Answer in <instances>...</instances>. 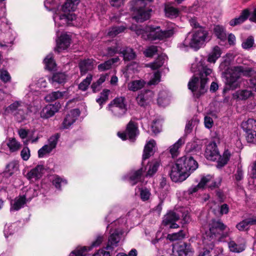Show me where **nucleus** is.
Instances as JSON below:
<instances>
[{"mask_svg":"<svg viewBox=\"0 0 256 256\" xmlns=\"http://www.w3.org/2000/svg\"><path fill=\"white\" fill-rule=\"evenodd\" d=\"M155 144L154 140H150L145 146L142 156L143 160H144L148 158L152 154L153 148Z\"/></svg>","mask_w":256,"mask_h":256,"instance_id":"obj_32","label":"nucleus"},{"mask_svg":"<svg viewBox=\"0 0 256 256\" xmlns=\"http://www.w3.org/2000/svg\"><path fill=\"white\" fill-rule=\"evenodd\" d=\"M27 110L26 104L21 100H16L6 107L4 111L6 114H10L20 119H24Z\"/></svg>","mask_w":256,"mask_h":256,"instance_id":"obj_8","label":"nucleus"},{"mask_svg":"<svg viewBox=\"0 0 256 256\" xmlns=\"http://www.w3.org/2000/svg\"><path fill=\"white\" fill-rule=\"evenodd\" d=\"M120 54H122L124 60H134L136 57V54L133 49L128 47L126 48H122Z\"/></svg>","mask_w":256,"mask_h":256,"instance_id":"obj_31","label":"nucleus"},{"mask_svg":"<svg viewBox=\"0 0 256 256\" xmlns=\"http://www.w3.org/2000/svg\"><path fill=\"white\" fill-rule=\"evenodd\" d=\"M18 168V164L16 161H12L8 164L6 166V172L10 176L12 175L14 172L17 171Z\"/></svg>","mask_w":256,"mask_h":256,"instance_id":"obj_43","label":"nucleus"},{"mask_svg":"<svg viewBox=\"0 0 256 256\" xmlns=\"http://www.w3.org/2000/svg\"><path fill=\"white\" fill-rule=\"evenodd\" d=\"M246 134V140L248 142L256 144V130L250 132Z\"/></svg>","mask_w":256,"mask_h":256,"instance_id":"obj_60","label":"nucleus"},{"mask_svg":"<svg viewBox=\"0 0 256 256\" xmlns=\"http://www.w3.org/2000/svg\"><path fill=\"white\" fill-rule=\"evenodd\" d=\"M254 44V38L252 36H249L242 44V47L244 49H248L252 46Z\"/></svg>","mask_w":256,"mask_h":256,"instance_id":"obj_57","label":"nucleus"},{"mask_svg":"<svg viewBox=\"0 0 256 256\" xmlns=\"http://www.w3.org/2000/svg\"><path fill=\"white\" fill-rule=\"evenodd\" d=\"M230 156V152L228 150H226L222 156L220 157L218 165L220 166H223L226 164L229 160Z\"/></svg>","mask_w":256,"mask_h":256,"instance_id":"obj_42","label":"nucleus"},{"mask_svg":"<svg viewBox=\"0 0 256 256\" xmlns=\"http://www.w3.org/2000/svg\"><path fill=\"white\" fill-rule=\"evenodd\" d=\"M208 31L203 27L194 30L189 33L184 41L179 44L180 49L186 50L188 47L198 50L207 40H210Z\"/></svg>","mask_w":256,"mask_h":256,"instance_id":"obj_2","label":"nucleus"},{"mask_svg":"<svg viewBox=\"0 0 256 256\" xmlns=\"http://www.w3.org/2000/svg\"><path fill=\"white\" fill-rule=\"evenodd\" d=\"M164 12L167 17L174 18L178 16L180 11L178 8L172 6V4H167L164 6Z\"/></svg>","mask_w":256,"mask_h":256,"instance_id":"obj_27","label":"nucleus"},{"mask_svg":"<svg viewBox=\"0 0 256 256\" xmlns=\"http://www.w3.org/2000/svg\"><path fill=\"white\" fill-rule=\"evenodd\" d=\"M60 108V103L54 104H48L44 107L40 112V117L42 118H48L57 112Z\"/></svg>","mask_w":256,"mask_h":256,"instance_id":"obj_14","label":"nucleus"},{"mask_svg":"<svg viewBox=\"0 0 256 256\" xmlns=\"http://www.w3.org/2000/svg\"><path fill=\"white\" fill-rule=\"evenodd\" d=\"M64 93L65 92H61L60 91L54 92L46 95L45 97V100L48 102H53L62 98Z\"/></svg>","mask_w":256,"mask_h":256,"instance_id":"obj_36","label":"nucleus"},{"mask_svg":"<svg viewBox=\"0 0 256 256\" xmlns=\"http://www.w3.org/2000/svg\"><path fill=\"white\" fill-rule=\"evenodd\" d=\"M188 170L190 174L195 170L198 167V164L192 157L188 156Z\"/></svg>","mask_w":256,"mask_h":256,"instance_id":"obj_49","label":"nucleus"},{"mask_svg":"<svg viewBox=\"0 0 256 256\" xmlns=\"http://www.w3.org/2000/svg\"><path fill=\"white\" fill-rule=\"evenodd\" d=\"M205 156L208 160L212 161L216 160L220 157L219 152L215 142H211L206 146Z\"/></svg>","mask_w":256,"mask_h":256,"instance_id":"obj_15","label":"nucleus"},{"mask_svg":"<svg viewBox=\"0 0 256 256\" xmlns=\"http://www.w3.org/2000/svg\"><path fill=\"white\" fill-rule=\"evenodd\" d=\"M158 102L160 105H162V106L168 104L169 99L166 96V92L162 91L159 93Z\"/></svg>","mask_w":256,"mask_h":256,"instance_id":"obj_47","label":"nucleus"},{"mask_svg":"<svg viewBox=\"0 0 256 256\" xmlns=\"http://www.w3.org/2000/svg\"><path fill=\"white\" fill-rule=\"evenodd\" d=\"M92 80V76L91 75L88 76L84 80L78 85L79 89L82 90H86L88 86L90 85Z\"/></svg>","mask_w":256,"mask_h":256,"instance_id":"obj_51","label":"nucleus"},{"mask_svg":"<svg viewBox=\"0 0 256 256\" xmlns=\"http://www.w3.org/2000/svg\"><path fill=\"white\" fill-rule=\"evenodd\" d=\"M250 16V12L248 10L245 9L240 14L238 18H236L231 20L230 22V24L231 26H236L244 22Z\"/></svg>","mask_w":256,"mask_h":256,"instance_id":"obj_23","label":"nucleus"},{"mask_svg":"<svg viewBox=\"0 0 256 256\" xmlns=\"http://www.w3.org/2000/svg\"><path fill=\"white\" fill-rule=\"evenodd\" d=\"M95 61L92 59H88L82 60L79 63V67L82 74H84L89 70L94 68Z\"/></svg>","mask_w":256,"mask_h":256,"instance_id":"obj_22","label":"nucleus"},{"mask_svg":"<svg viewBox=\"0 0 256 256\" xmlns=\"http://www.w3.org/2000/svg\"><path fill=\"white\" fill-rule=\"evenodd\" d=\"M158 51L157 47L154 46H152L147 48L144 52L146 57H152Z\"/></svg>","mask_w":256,"mask_h":256,"instance_id":"obj_53","label":"nucleus"},{"mask_svg":"<svg viewBox=\"0 0 256 256\" xmlns=\"http://www.w3.org/2000/svg\"><path fill=\"white\" fill-rule=\"evenodd\" d=\"M58 135L51 136L48 140V144L44 146L38 151L39 158H42L45 154L50 153L57 144Z\"/></svg>","mask_w":256,"mask_h":256,"instance_id":"obj_13","label":"nucleus"},{"mask_svg":"<svg viewBox=\"0 0 256 256\" xmlns=\"http://www.w3.org/2000/svg\"><path fill=\"white\" fill-rule=\"evenodd\" d=\"M160 75L158 72H154V76L150 80L148 84L150 85H154L157 84L160 81Z\"/></svg>","mask_w":256,"mask_h":256,"instance_id":"obj_62","label":"nucleus"},{"mask_svg":"<svg viewBox=\"0 0 256 256\" xmlns=\"http://www.w3.org/2000/svg\"><path fill=\"white\" fill-rule=\"evenodd\" d=\"M190 70L194 75L189 82L188 86L194 96L198 98L207 91L208 76H210L212 70L204 61L192 64Z\"/></svg>","mask_w":256,"mask_h":256,"instance_id":"obj_1","label":"nucleus"},{"mask_svg":"<svg viewBox=\"0 0 256 256\" xmlns=\"http://www.w3.org/2000/svg\"><path fill=\"white\" fill-rule=\"evenodd\" d=\"M127 104L125 98L120 96L115 98L108 106V110L116 118H120L127 112Z\"/></svg>","mask_w":256,"mask_h":256,"instance_id":"obj_7","label":"nucleus"},{"mask_svg":"<svg viewBox=\"0 0 256 256\" xmlns=\"http://www.w3.org/2000/svg\"><path fill=\"white\" fill-rule=\"evenodd\" d=\"M26 198L24 196L16 198L11 203L10 210H18L26 204Z\"/></svg>","mask_w":256,"mask_h":256,"instance_id":"obj_29","label":"nucleus"},{"mask_svg":"<svg viewBox=\"0 0 256 256\" xmlns=\"http://www.w3.org/2000/svg\"><path fill=\"white\" fill-rule=\"evenodd\" d=\"M152 95V92L150 90L142 92L138 95L136 98L138 104L141 106H144L148 102Z\"/></svg>","mask_w":256,"mask_h":256,"instance_id":"obj_20","label":"nucleus"},{"mask_svg":"<svg viewBox=\"0 0 256 256\" xmlns=\"http://www.w3.org/2000/svg\"><path fill=\"white\" fill-rule=\"evenodd\" d=\"M52 184L56 188L60 189L62 185H66L67 182L66 180H63L60 177H56L53 180Z\"/></svg>","mask_w":256,"mask_h":256,"instance_id":"obj_54","label":"nucleus"},{"mask_svg":"<svg viewBox=\"0 0 256 256\" xmlns=\"http://www.w3.org/2000/svg\"><path fill=\"white\" fill-rule=\"evenodd\" d=\"M212 178V176L209 174L204 176H202L198 184L190 187L188 190V193L189 194H191L194 192H196L198 189L204 188L206 184L211 181Z\"/></svg>","mask_w":256,"mask_h":256,"instance_id":"obj_19","label":"nucleus"},{"mask_svg":"<svg viewBox=\"0 0 256 256\" xmlns=\"http://www.w3.org/2000/svg\"><path fill=\"white\" fill-rule=\"evenodd\" d=\"M70 38L68 34H62L56 40V50L60 52L61 50H66L70 45Z\"/></svg>","mask_w":256,"mask_h":256,"instance_id":"obj_18","label":"nucleus"},{"mask_svg":"<svg viewBox=\"0 0 256 256\" xmlns=\"http://www.w3.org/2000/svg\"><path fill=\"white\" fill-rule=\"evenodd\" d=\"M110 93V90H104L100 94V96L99 98L96 99V102L100 105L106 102L108 99V96Z\"/></svg>","mask_w":256,"mask_h":256,"instance_id":"obj_52","label":"nucleus"},{"mask_svg":"<svg viewBox=\"0 0 256 256\" xmlns=\"http://www.w3.org/2000/svg\"><path fill=\"white\" fill-rule=\"evenodd\" d=\"M176 161L178 162V165L181 166L182 170H184V171L187 173L188 176L190 175V172L188 170V156H182Z\"/></svg>","mask_w":256,"mask_h":256,"instance_id":"obj_39","label":"nucleus"},{"mask_svg":"<svg viewBox=\"0 0 256 256\" xmlns=\"http://www.w3.org/2000/svg\"><path fill=\"white\" fill-rule=\"evenodd\" d=\"M122 47L119 44H116V46L109 47L108 48V54L112 56L116 54H120Z\"/></svg>","mask_w":256,"mask_h":256,"instance_id":"obj_56","label":"nucleus"},{"mask_svg":"<svg viewBox=\"0 0 256 256\" xmlns=\"http://www.w3.org/2000/svg\"><path fill=\"white\" fill-rule=\"evenodd\" d=\"M242 128L246 133L256 130V120L250 118L246 122H243L241 124Z\"/></svg>","mask_w":256,"mask_h":256,"instance_id":"obj_28","label":"nucleus"},{"mask_svg":"<svg viewBox=\"0 0 256 256\" xmlns=\"http://www.w3.org/2000/svg\"><path fill=\"white\" fill-rule=\"evenodd\" d=\"M230 62L228 60H225L220 63L219 68L222 72V74L226 75L230 70L232 67L230 66Z\"/></svg>","mask_w":256,"mask_h":256,"instance_id":"obj_44","label":"nucleus"},{"mask_svg":"<svg viewBox=\"0 0 256 256\" xmlns=\"http://www.w3.org/2000/svg\"><path fill=\"white\" fill-rule=\"evenodd\" d=\"M7 146L9 148L10 151L12 152H14L18 150L20 147V143L14 138H10L7 142Z\"/></svg>","mask_w":256,"mask_h":256,"instance_id":"obj_40","label":"nucleus"},{"mask_svg":"<svg viewBox=\"0 0 256 256\" xmlns=\"http://www.w3.org/2000/svg\"><path fill=\"white\" fill-rule=\"evenodd\" d=\"M252 94V92L248 90H239L236 92L234 96L240 100H246Z\"/></svg>","mask_w":256,"mask_h":256,"instance_id":"obj_41","label":"nucleus"},{"mask_svg":"<svg viewBox=\"0 0 256 256\" xmlns=\"http://www.w3.org/2000/svg\"><path fill=\"white\" fill-rule=\"evenodd\" d=\"M152 0H132V9L134 12L132 18L138 22L148 20L152 10L150 8Z\"/></svg>","mask_w":256,"mask_h":256,"instance_id":"obj_3","label":"nucleus"},{"mask_svg":"<svg viewBox=\"0 0 256 256\" xmlns=\"http://www.w3.org/2000/svg\"><path fill=\"white\" fill-rule=\"evenodd\" d=\"M160 163L158 161H154L149 164V168L147 172V176H152L158 170Z\"/></svg>","mask_w":256,"mask_h":256,"instance_id":"obj_46","label":"nucleus"},{"mask_svg":"<svg viewBox=\"0 0 256 256\" xmlns=\"http://www.w3.org/2000/svg\"><path fill=\"white\" fill-rule=\"evenodd\" d=\"M0 79L4 82H7L10 80L11 77L8 72L4 70H0Z\"/></svg>","mask_w":256,"mask_h":256,"instance_id":"obj_55","label":"nucleus"},{"mask_svg":"<svg viewBox=\"0 0 256 256\" xmlns=\"http://www.w3.org/2000/svg\"><path fill=\"white\" fill-rule=\"evenodd\" d=\"M249 224L247 219H245L236 224V227L239 230L243 231L248 228Z\"/></svg>","mask_w":256,"mask_h":256,"instance_id":"obj_59","label":"nucleus"},{"mask_svg":"<svg viewBox=\"0 0 256 256\" xmlns=\"http://www.w3.org/2000/svg\"><path fill=\"white\" fill-rule=\"evenodd\" d=\"M150 195V191L146 188H142L140 190V198L143 201L147 200L149 199Z\"/></svg>","mask_w":256,"mask_h":256,"instance_id":"obj_61","label":"nucleus"},{"mask_svg":"<svg viewBox=\"0 0 256 256\" xmlns=\"http://www.w3.org/2000/svg\"><path fill=\"white\" fill-rule=\"evenodd\" d=\"M80 0H66L62 6L58 14H56L54 20L56 22V20H60V25L68 24L76 19V16L72 12L79 4Z\"/></svg>","mask_w":256,"mask_h":256,"instance_id":"obj_5","label":"nucleus"},{"mask_svg":"<svg viewBox=\"0 0 256 256\" xmlns=\"http://www.w3.org/2000/svg\"><path fill=\"white\" fill-rule=\"evenodd\" d=\"M112 64V60H108L104 63L99 64L98 66V69L100 71L106 70L110 68Z\"/></svg>","mask_w":256,"mask_h":256,"instance_id":"obj_58","label":"nucleus"},{"mask_svg":"<svg viewBox=\"0 0 256 256\" xmlns=\"http://www.w3.org/2000/svg\"><path fill=\"white\" fill-rule=\"evenodd\" d=\"M239 66L241 72V76L242 75L243 76L250 78L252 76L256 74V72L252 68L243 66Z\"/></svg>","mask_w":256,"mask_h":256,"instance_id":"obj_38","label":"nucleus"},{"mask_svg":"<svg viewBox=\"0 0 256 256\" xmlns=\"http://www.w3.org/2000/svg\"><path fill=\"white\" fill-rule=\"evenodd\" d=\"M80 114L78 109H74L71 110L66 116L63 122V126L64 128H68L76 120Z\"/></svg>","mask_w":256,"mask_h":256,"instance_id":"obj_17","label":"nucleus"},{"mask_svg":"<svg viewBox=\"0 0 256 256\" xmlns=\"http://www.w3.org/2000/svg\"><path fill=\"white\" fill-rule=\"evenodd\" d=\"M220 48L218 46H216L210 54L208 60L210 62L214 63L216 60L220 56Z\"/></svg>","mask_w":256,"mask_h":256,"instance_id":"obj_34","label":"nucleus"},{"mask_svg":"<svg viewBox=\"0 0 256 256\" xmlns=\"http://www.w3.org/2000/svg\"><path fill=\"white\" fill-rule=\"evenodd\" d=\"M21 156L24 160H28L30 156V150L28 147H24L20 152Z\"/></svg>","mask_w":256,"mask_h":256,"instance_id":"obj_63","label":"nucleus"},{"mask_svg":"<svg viewBox=\"0 0 256 256\" xmlns=\"http://www.w3.org/2000/svg\"><path fill=\"white\" fill-rule=\"evenodd\" d=\"M143 168L132 172L130 176V180L132 185L136 184L141 178L142 175L144 172Z\"/></svg>","mask_w":256,"mask_h":256,"instance_id":"obj_35","label":"nucleus"},{"mask_svg":"<svg viewBox=\"0 0 256 256\" xmlns=\"http://www.w3.org/2000/svg\"><path fill=\"white\" fill-rule=\"evenodd\" d=\"M146 82L142 80H134L128 84V88L130 90L136 92L144 87Z\"/></svg>","mask_w":256,"mask_h":256,"instance_id":"obj_30","label":"nucleus"},{"mask_svg":"<svg viewBox=\"0 0 256 256\" xmlns=\"http://www.w3.org/2000/svg\"><path fill=\"white\" fill-rule=\"evenodd\" d=\"M228 246L230 250L235 253L241 252L246 248V244L244 242L238 244L234 240H230L228 243Z\"/></svg>","mask_w":256,"mask_h":256,"instance_id":"obj_24","label":"nucleus"},{"mask_svg":"<svg viewBox=\"0 0 256 256\" xmlns=\"http://www.w3.org/2000/svg\"><path fill=\"white\" fill-rule=\"evenodd\" d=\"M125 30V28L122 26H114L108 32V35L111 37H114L118 34L122 32Z\"/></svg>","mask_w":256,"mask_h":256,"instance_id":"obj_50","label":"nucleus"},{"mask_svg":"<svg viewBox=\"0 0 256 256\" xmlns=\"http://www.w3.org/2000/svg\"><path fill=\"white\" fill-rule=\"evenodd\" d=\"M178 256H193L194 250L190 244L183 242L178 246Z\"/></svg>","mask_w":256,"mask_h":256,"instance_id":"obj_21","label":"nucleus"},{"mask_svg":"<svg viewBox=\"0 0 256 256\" xmlns=\"http://www.w3.org/2000/svg\"><path fill=\"white\" fill-rule=\"evenodd\" d=\"M241 76L240 66H234L230 68V70L226 75V88L234 90L238 86V80Z\"/></svg>","mask_w":256,"mask_h":256,"instance_id":"obj_9","label":"nucleus"},{"mask_svg":"<svg viewBox=\"0 0 256 256\" xmlns=\"http://www.w3.org/2000/svg\"><path fill=\"white\" fill-rule=\"evenodd\" d=\"M166 169L168 170L172 180L174 182H182L188 177V174L182 170L180 165H178L177 161L174 164H169Z\"/></svg>","mask_w":256,"mask_h":256,"instance_id":"obj_10","label":"nucleus"},{"mask_svg":"<svg viewBox=\"0 0 256 256\" xmlns=\"http://www.w3.org/2000/svg\"><path fill=\"white\" fill-rule=\"evenodd\" d=\"M164 64V58L162 56H158L153 62L150 63L148 66L152 70H156L161 67Z\"/></svg>","mask_w":256,"mask_h":256,"instance_id":"obj_48","label":"nucleus"},{"mask_svg":"<svg viewBox=\"0 0 256 256\" xmlns=\"http://www.w3.org/2000/svg\"><path fill=\"white\" fill-rule=\"evenodd\" d=\"M44 62L46 64V68L48 70H53L56 64L52 58V54H49L44 60Z\"/></svg>","mask_w":256,"mask_h":256,"instance_id":"obj_45","label":"nucleus"},{"mask_svg":"<svg viewBox=\"0 0 256 256\" xmlns=\"http://www.w3.org/2000/svg\"><path fill=\"white\" fill-rule=\"evenodd\" d=\"M136 33L138 35H141L144 40L152 41L170 38L174 34V30L170 29L162 31L159 26H146L142 28L138 29Z\"/></svg>","mask_w":256,"mask_h":256,"instance_id":"obj_4","label":"nucleus"},{"mask_svg":"<svg viewBox=\"0 0 256 256\" xmlns=\"http://www.w3.org/2000/svg\"><path fill=\"white\" fill-rule=\"evenodd\" d=\"M138 127L132 121H130L126 126L124 132H118V136L122 140H126L128 137L132 140H135L136 136L138 134Z\"/></svg>","mask_w":256,"mask_h":256,"instance_id":"obj_12","label":"nucleus"},{"mask_svg":"<svg viewBox=\"0 0 256 256\" xmlns=\"http://www.w3.org/2000/svg\"><path fill=\"white\" fill-rule=\"evenodd\" d=\"M180 215L176 212L171 211L164 216L162 223L165 226H168L173 222H176L180 218Z\"/></svg>","mask_w":256,"mask_h":256,"instance_id":"obj_26","label":"nucleus"},{"mask_svg":"<svg viewBox=\"0 0 256 256\" xmlns=\"http://www.w3.org/2000/svg\"><path fill=\"white\" fill-rule=\"evenodd\" d=\"M122 232L119 230H116L114 232L110 231L104 249L112 251L116 248L118 247L122 238Z\"/></svg>","mask_w":256,"mask_h":256,"instance_id":"obj_11","label":"nucleus"},{"mask_svg":"<svg viewBox=\"0 0 256 256\" xmlns=\"http://www.w3.org/2000/svg\"><path fill=\"white\" fill-rule=\"evenodd\" d=\"M209 230L205 233L204 238L212 240L216 238L222 239L228 236L229 229L220 220H212L209 223Z\"/></svg>","mask_w":256,"mask_h":256,"instance_id":"obj_6","label":"nucleus"},{"mask_svg":"<svg viewBox=\"0 0 256 256\" xmlns=\"http://www.w3.org/2000/svg\"><path fill=\"white\" fill-rule=\"evenodd\" d=\"M214 33L218 38L222 40H224L226 38V34L224 28L220 26H216L214 29Z\"/></svg>","mask_w":256,"mask_h":256,"instance_id":"obj_37","label":"nucleus"},{"mask_svg":"<svg viewBox=\"0 0 256 256\" xmlns=\"http://www.w3.org/2000/svg\"><path fill=\"white\" fill-rule=\"evenodd\" d=\"M44 171V168L43 165H38L28 172L26 176L30 180H36L42 178Z\"/></svg>","mask_w":256,"mask_h":256,"instance_id":"obj_16","label":"nucleus"},{"mask_svg":"<svg viewBox=\"0 0 256 256\" xmlns=\"http://www.w3.org/2000/svg\"><path fill=\"white\" fill-rule=\"evenodd\" d=\"M184 138H181L175 144L170 147L169 152L173 158L178 156L179 154V149L184 144Z\"/></svg>","mask_w":256,"mask_h":256,"instance_id":"obj_25","label":"nucleus"},{"mask_svg":"<svg viewBox=\"0 0 256 256\" xmlns=\"http://www.w3.org/2000/svg\"><path fill=\"white\" fill-rule=\"evenodd\" d=\"M66 80V76L64 73L58 72L54 74L49 79V80L52 84L54 83L61 84L64 83Z\"/></svg>","mask_w":256,"mask_h":256,"instance_id":"obj_33","label":"nucleus"},{"mask_svg":"<svg viewBox=\"0 0 256 256\" xmlns=\"http://www.w3.org/2000/svg\"><path fill=\"white\" fill-rule=\"evenodd\" d=\"M86 250V247L72 251L69 256H86L83 252Z\"/></svg>","mask_w":256,"mask_h":256,"instance_id":"obj_64","label":"nucleus"}]
</instances>
